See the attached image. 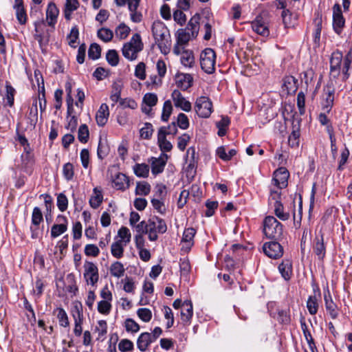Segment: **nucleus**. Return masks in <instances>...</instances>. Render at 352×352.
Instances as JSON below:
<instances>
[{
	"label": "nucleus",
	"mask_w": 352,
	"mask_h": 352,
	"mask_svg": "<svg viewBox=\"0 0 352 352\" xmlns=\"http://www.w3.org/2000/svg\"><path fill=\"white\" fill-rule=\"evenodd\" d=\"M109 116V107L107 104L103 103L100 105L96 115V120L98 125L103 126L108 120Z\"/></svg>",
	"instance_id": "obj_25"
},
{
	"label": "nucleus",
	"mask_w": 352,
	"mask_h": 352,
	"mask_svg": "<svg viewBox=\"0 0 352 352\" xmlns=\"http://www.w3.org/2000/svg\"><path fill=\"white\" fill-rule=\"evenodd\" d=\"M85 254L87 256L96 257L100 254L98 247L94 244H87L85 247Z\"/></svg>",
	"instance_id": "obj_63"
},
{
	"label": "nucleus",
	"mask_w": 352,
	"mask_h": 352,
	"mask_svg": "<svg viewBox=\"0 0 352 352\" xmlns=\"http://www.w3.org/2000/svg\"><path fill=\"white\" fill-rule=\"evenodd\" d=\"M281 16L283 18V23L286 28H289L294 25L296 18L293 16L289 10H283Z\"/></svg>",
	"instance_id": "obj_47"
},
{
	"label": "nucleus",
	"mask_w": 352,
	"mask_h": 352,
	"mask_svg": "<svg viewBox=\"0 0 352 352\" xmlns=\"http://www.w3.org/2000/svg\"><path fill=\"white\" fill-rule=\"evenodd\" d=\"M59 14V10L56 4L50 2L46 10V21L50 26L54 27L57 22V18Z\"/></svg>",
	"instance_id": "obj_23"
},
{
	"label": "nucleus",
	"mask_w": 352,
	"mask_h": 352,
	"mask_svg": "<svg viewBox=\"0 0 352 352\" xmlns=\"http://www.w3.org/2000/svg\"><path fill=\"white\" fill-rule=\"evenodd\" d=\"M175 84L177 87L183 91L192 87L193 78L189 74L178 73L175 75Z\"/></svg>",
	"instance_id": "obj_19"
},
{
	"label": "nucleus",
	"mask_w": 352,
	"mask_h": 352,
	"mask_svg": "<svg viewBox=\"0 0 352 352\" xmlns=\"http://www.w3.org/2000/svg\"><path fill=\"white\" fill-rule=\"evenodd\" d=\"M72 315L74 322V333L76 337H80L82 333V324L84 321L81 303L78 302L74 305L72 309Z\"/></svg>",
	"instance_id": "obj_9"
},
{
	"label": "nucleus",
	"mask_w": 352,
	"mask_h": 352,
	"mask_svg": "<svg viewBox=\"0 0 352 352\" xmlns=\"http://www.w3.org/2000/svg\"><path fill=\"white\" fill-rule=\"evenodd\" d=\"M152 32L156 42H168L169 31L162 22L155 21L152 25Z\"/></svg>",
	"instance_id": "obj_13"
},
{
	"label": "nucleus",
	"mask_w": 352,
	"mask_h": 352,
	"mask_svg": "<svg viewBox=\"0 0 352 352\" xmlns=\"http://www.w3.org/2000/svg\"><path fill=\"white\" fill-rule=\"evenodd\" d=\"M152 342H153V339L150 333H142L138 338L137 346L141 351H145Z\"/></svg>",
	"instance_id": "obj_30"
},
{
	"label": "nucleus",
	"mask_w": 352,
	"mask_h": 352,
	"mask_svg": "<svg viewBox=\"0 0 352 352\" xmlns=\"http://www.w3.org/2000/svg\"><path fill=\"white\" fill-rule=\"evenodd\" d=\"M289 171L285 167H280L273 174L272 184L277 188L283 189L287 186Z\"/></svg>",
	"instance_id": "obj_11"
},
{
	"label": "nucleus",
	"mask_w": 352,
	"mask_h": 352,
	"mask_svg": "<svg viewBox=\"0 0 352 352\" xmlns=\"http://www.w3.org/2000/svg\"><path fill=\"white\" fill-rule=\"evenodd\" d=\"M83 277L87 285L95 286L99 280L98 266L91 261H85Z\"/></svg>",
	"instance_id": "obj_7"
},
{
	"label": "nucleus",
	"mask_w": 352,
	"mask_h": 352,
	"mask_svg": "<svg viewBox=\"0 0 352 352\" xmlns=\"http://www.w3.org/2000/svg\"><path fill=\"white\" fill-rule=\"evenodd\" d=\"M273 206L274 208V214L276 216L282 221H286L289 218V213L284 212L283 205L280 201L274 202Z\"/></svg>",
	"instance_id": "obj_35"
},
{
	"label": "nucleus",
	"mask_w": 352,
	"mask_h": 352,
	"mask_svg": "<svg viewBox=\"0 0 352 352\" xmlns=\"http://www.w3.org/2000/svg\"><path fill=\"white\" fill-rule=\"evenodd\" d=\"M283 87L288 94H295L298 89V80L292 76H285L283 78Z\"/></svg>",
	"instance_id": "obj_29"
},
{
	"label": "nucleus",
	"mask_w": 352,
	"mask_h": 352,
	"mask_svg": "<svg viewBox=\"0 0 352 352\" xmlns=\"http://www.w3.org/2000/svg\"><path fill=\"white\" fill-rule=\"evenodd\" d=\"M195 234L196 230L193 228H188L184 230L182 242L186 244L187 248L190 249L193 245Z\"/></svg>",
	"instance_id": "obj_32"
},
{
	"label": "nucleus",
	"mask_w": 352,
	"mask_h": 352,
	"mask_svg": "<svg viewBox=\"0 0 352 352\" xmlns=\"http://www.w3.org/2000/svg\"><path fill=\"white\" fill-rule=\"evenodd\" d=\"M157 100V96L154 93H147L143 97V102L149 107L155 106Z\"/></svg>",
	"instance_id": "obj_55"
},
{
	"label": "nucleus",
	"mask_w": 352,
	"mask_h": 352,
	"mask_svg": "<svg viewBox=\"0 0 352 352\" xmlns=\"http://www.w3.org/2000/svg\"><path fill=\"white\" fill-rule=\"evenodd\" d=\"M98 36L103 42H109L113 38V34L111 30L101 28L98 32Z\"/></svg>",
	"instance_id": "obj_64"
},
{
	"label": "nucleus",
	"mask_w": 352,
	"mask_h": 352,
	"mask_svg": "<svg viewBox=\"0 0 352 352\" xmlns=\"http://www.w3.org/2000/svg\"><path fill=\"white\" fill-rule=\"evenodd\" d=\"M195 110L199 117L207 118L212 112V103L208 97H199L195 102Z\"/></svg>",
	"instance_id": "obj_8"
},
{
	"label": "nucleus",
	"mask_w": 352,
	"mask_h": 352,
	"mask_svg": "<svg viewBox=\"0 0 352 352\" xmlns=\"http://www.w3.org/2000/svg\"><path fill=\"white\" fill-rule=\"evenodd\" d=\"M230 124V120L228 117H223L221 120L217 122V127L218 129V135L223 137L226 134L227 128Z\"/></svg>",
	"instance_id": "obj_44"
},
{
	"label": "nucleus",
	"mask_w": 352,
	"mask_h": 352,
	"mask_svg": "<svg viewBox=\"0 0 352 352\" xmlns=\"http://www.w3.org/2000/svg\"><path fill=\"white\" fill-rule=\"evenodd\" d=\"M138 316L144 322H148L151 320V311L147 308H140L137 311Z\"/></svg>",
	"instance_id": "obj_60"
},
{
	"label": "nucleus",
	"mask_w": 352,
	"mask_h": 352,
	"mask_svg": "<svg viewBox=\"0 0 352 352\" xmlns=\"http://www.w3.org/2000/svg\"><path fill=\"white\" fill-rule=\"evenodd\" d=\"M171 98L175 107L186 112L191 111V103L183 96L179 90L175 89L171 94Z\"/></svg>",
	"instance_id": "obj_14"
},
{
	"label": "nucleus",
	"mask_w": 352,
	"mask_h": 352,
	"mask_svg": "<svg viewBox=\"0 0 352 352\" xmlns=\"http://www.w3.org/2000/svg\"><path fill=\"white\" fill-rule=\"evenodd\" d=\"M113 186L117 190H125L129 187V180L126 175L118 173L112 180Z\"/></svg>",
	"instance_id": "obj_24"
},
{
	"label": "nucleus",
	"mask_w": 352,
	"mask_h": 352,
	"mask_svg": "<svg viewBox=\"0 0 352 352\" xmlns=\"http://www.w3.org/2000/svg\"><path fill=\"white\" fill-rule=\"evenodd\" d=\"M173 52L181 55V63L186 67L191 68L195 64V57L192 51L186 50L184 45H175Z\"/></svg>",
	"instance_id": "obj_12"
},
{
	"label": "nucleus",
	"mask_w": 352,
	"mask_h": 352,
	"mask_svg": "<svg viewBox=\"0 0 352 352\" xmlns=\"http://www.w3.org/2000/svg\"><path fill=\"white\" fill-rule=\"evenodd\" d=\"M63 175L67 181H71L74 175V166L72 163H66L63 167Z\"/></svg>",
	"instance_id": "obj_51"
},
{
	"label": "nucleus",
	"mask_w": 352,
	"mask_h": 352,
	"mask_svg": "<svg viewBox=\"0 0 352 352\" xmlns=\"http://www.w3.org/2000/svg\"><path fill=\"white\" fill-rule=\"evenodd\" d=\"M324 299L325 308L328 314L330 315L332 319H336L338 316V307L332 300L330 294L329 293L328 294H324Z\"/></svg>",
	"instance_id": "obj_27"
},
{
	"label": "nucleus",
	"mask_w": 352,
	"mask_h": 352,
	"mask_svg": "<svg viewBox=\"0 0 352 352\" xmlns=\"http://www.w3.org/2000/svg\"><path fill=\"white\" fill-rule=\"evenodd\" d=\"M167 230L165 221L157 216H153L147 221V234L151 241L157 239V233L164 234Z\"/></svg>",
	"instance_id": "obj_4"
},
{
	"label": "nucleus",
	"mask_w": 352,
	"mask_h": 352,
	"mask_svg": "<svg viewBox=\"0 0 352 352\" xmlns=\"http://www.w3.org/2000/svg\"><path fill=\"white\" fill-rule=\"evenodd\" d=\"M163 199L153 198L151 201L153 208L160 214H164L166 211V207Z\"/></svg>",
	"instance_id": "obj_49"
},
{
	"label": "nucleus",
	"mask_w": 352,
	"mask_h": 352,
	"mask_svg": "<svg viewBox=\"0 0 352 352\" xmlns=\"http://www.w3.org/2000/svg\"><path fill=\"white\" fill-rule=\"evenodd\" d=\"M281 276L285 280L291 279L293 274L292 262L289 259H283L278 267Z\"/></svg>",
	"instance_id": "obj_22"
},
{
	"label": "nucleus",
	"mask_w": 352,
	"mask_h": 352,
	"mask_svg": "<svg viewBox=\"0 0 352 352\" xmlns=\"http://www.w3.org/2000/svg\"><path fill=\"white\" fill-rule=\"evenodd\" d=\"M14 8L16 10V19L20 24H25L27 20V14L25 11L23 4L14 5Z\"/></svg>",
	"instance_id": "obj_46"
},
{
	"label": "nucleus",
	"mask_w": 352,
	"mask_h": 352,
	"mask_svg": "<svg viewBox=\"0 0 352 352\" xmlns=\"http://www.w3.org/2000/svg\"><path fill=\"white\" fill-rule=\"evenodd\" d=\"M79 6L78 0H66L64 9L65 17L67 20L71 19L72 13L76 10Z\"/></svg>",
	"instance_id": "obj_34"
},
{
	"label": "nucleus",
	"mask_w": 352,
	"mask_h": 352,
	"mask_svg": "<svg viewBox=\"0 0 352 352\" xmlns=\"http://www.w3.org/2000/svg\"><path fill=\"white\" fill-rule=\"evenodd\" d=\"M166 195V186L163 184H157L155 187L153 198L165 199Z\"/></svg>",
	"instance_id": "obj_54"
},
{
	"label": "nucleus",
	"mask_w": 352,
	"mask_h": 352,
	"mask_svg": "<svg viewBox=\"0 0 352 352\" xmlns=\"http://www.w3.org/2000/svg\"><path fill=\"white\" fill-rule=\"evenodd\" d=\"M54 313H57V318L60 326L63 327H68L69 322L66 311L61 307L56 308Z\"/></svg>",
	"instance_id": "obj_37"
},
{
	"label": "nucleus",
	"mask_w": 352,
	"mask_h": 352,
	"mask_svg": "<svg viewBox=\"0 0 352 352\" xmlns=\"http://www.w3.org/2000/svg\"><path fill=\"white\" fill-rule=\"evenodd\" d=\"M5 88L6 93L4 100H6V105L12 107L14 105V96L16 94V90L8 81L6 82Z\"/></svg>",
	"instance_id": "obj_33"
},
{
	"label": "nucleus",
	"mask_w": 352,
	"mask_h": 352,
	"mask_svg": "<svg viewBox=\"0 0 352 352\" xmlns=\"http://www.w3.org/2000/svg\"><path fill=\"white\" fill-rule=\"evenodd\" d=\"M89 138V131L87 124H81L78 131V139L81 143H87Z\"/></svg>",
	"instance_id": "obj_45"
},
{
	"label": "nucleus",
	"mask_w": 352,
	"mask_h": 352,
	"mask_svg": "<svg viewBox=\"0 0 352 352\" xmlns=\"http://www.w3.org/2000/svg\"><path fill=\"white\" fill-rule=\"evenodd\" d=\"M68 199L63 193H60L57 197V207L61 211L64 212L67 209Z\"/></svg>",
	"instance_id": "obj_62"
},
{
	"label": "nucleus",
	"mask_w": 352,
	"mask_h": 352,
	"mask_svg": "<svg viewBox=\"0 0 352 352\" xmlns=\"http://www.w3.org/2000/svg\"><path fill=\"white\" fill-rule=\"evenodd\" d=\"M326 111L321 112L318 116V120L322 126H326V131L328 134L334 133V129L331 120L328 118Z\"/></svg>",
	"instance_id": "obj_36"
},
{
	"label": "nucleus",
	"mask_w": 352,
	"mask_h": 352,
	"mask_svg": "<svg viewBox=\"0 0 352 352\" xmlns=\"http://www.w3.org/2000/svg\"><path fill=\"white\" fill-rule=\"evenodd\" d=\"M130 32V28L124 23L120 24L116 29V36L123 39L127 37Z\"/></svg>",
	"instance_id": "obj_58"
},
{
	"label": "nucleus",
	"mask_w": 352,
	"mask_h": 352,
	"mask_svg": "<svg viewBox=\"0 0 352 352\" xmlns=\"http://www.w3.org/2000/svg\"><path fill=\"white\" fill-rule=\"evenodd\" d=\"M153 132V125L149 122H146L144 126L140 131V137L142 139L148 140L151 138Z\"/></svg>",
	"instance_id": "obj_50"
},
{
	"label": "nucleus",
	"mask_w": 352,
	"mask_h": 352,
	"mask_svg": "<svg viewBox=\"0 0 352 352\" xmlns=\"http://www.w3.org/2000/svg\"><path fill=\"white\" fill-rule=\"evenodd\" d=\"M118 236L121 239L120 241L124 243V245L127 244L131 241V234L128 228L122 226L118 230Z\"/></svg>",
	"instance_id": "obj_57"
},
{
	"label": "nucleus",
	"mask_w": 352,
	"mask_h": 352,
	"mask_svg": "<svg viewBox=\"0 0 352 352\" xmlns=\"http://www.w3.org/2000/svg\"><path fill=\"white\" fill-rule=\"evenodd\" d=\"M199 15H194L188 21L186 28L177 31V44H186L191 39L196 38L199 29Z\"/></svg>",
	"instance_id": "obj_2"
},
{
	"label": "nucleus",
	"mask_w": 352,
	"mask_h": 352,
	"mask_svg": "<svg viewBox=\"0 0 352 352\" xmlns=\"http://www.w3.org/2000/svg\"><path fill=\"white\" fill-rule=\"evenodd\" d=\"M263 250L267 256L273 259L280 258L283 255V248L276 240L265 243Z\"/></svg>",
	"instance_id": "obj_10"
},
{
	"label": "nucleus",
	"mask_w": 352,
	"mask_h": 352,
	"mask_svg": "<svg viewBox=\"0 0 352 352\" xmlns=\"http://www.w3.org/2000/svg\"><path fill=\"white\" fill-rule=\"evenodd\" d=\"M168 160V155L162 153L159 157L151 158V172L153 175H158L164 171Z\"/></svg>",
	"instance_id": "obj_18"
},
{
	"label": "nucleus",
	"mask_w": 352,
	"mask_h": 352,
	"mask_svg": "<svg viewBox=\"0 0 352 352\" xmlns=\"http://www.w3.org/2000/svg\"><path fill=\"white\" fill-rule=\"evenodd\" d=\"M143 45H123L122 54L123 56L130 60H133L136 59L138 53L142 50Z\"/></svg>",
	"instance_id": "obj_26"
},
{
	"label": "nucleus",
	"mask_w": 352,
	"mask_h": 352,
	"mask_svg": "<svg viewBox=\"0 0 352 352\" xmlns=\"http://www.w3.org/2000/svg\"><path fill=\"white\" fill-rule=\"evenodd\" d=\"M252 28L255 32L261 36H267L270 34L267 24L263 21L261 18L257 17L252 23Z\"/></svg>",
	"instance_id": "obj_28"
},
{
	"label": "nucleus",
	"mask_w": 352,
	"mask_h": 352,
	"mask_svg": "<svg viewBox=\"0 0 352 352\" xmlns=\"http://www.w3.org/2000/svg\"><path fill=\"white\" fill-rule=\"evenodd\" d=\"M300 131L298 129L293 130L288 138V144L292 148H296L299 145Z\"/></svg>",
	"instance_id": "obj_52"
},
{
	"label": "nucleus",
	"mask_w": 352,
	"mask_h": 352,
	"mask_svg": "<svg viewBox=\"0 0 352 352\" xmlns=\"http://www.w3.org/2000/svg\"><path fill=\"white\" fill-rule=\"evenodd\" d=\"M125 270L124 265L119 261H116L111 265L110 273L116 278H120L124 276Z\"/></svg>",
	"instance_id": "obj_38"
},
{
	"label": "nucleus",
	"mask_w": 352,
	"mask_h": 352,
	"mask_svg": "<svg viewBox=\"0 0 352 352\" xmlns=\"http://www.w3.org/2000/svg\"><path fill=\"white\" fill-rule=\"evenodd\" d=\"M344 23L341 7L336 3L333 7V27L336 33L340 34L342 32Z\"/></svg>",
	"instance_id": "obj_15"
},
{
	"label": "nucleus",
	"mask_w": 352,
	"mask_h": 352,
	"mask_svg": "<svg viewBox=\"0 0 352 352\" xmlns=\"http://www.w3.org/2000/svg\"><path fill=\"white\" fill-rule=\"evenodd\" d=\"M107 62L111 66H116L119 62V56L116 50H109L106 55Z\"/></svg>",
	"instance_id": "obj_61"
},
{
	"label": "nucleus",
	"mask_w": 352,
	"mask_h": 352,
	"mask_svg": "<svg viewBox=\"0 0 352 352\" xmlns=\"http://www.w3.org/2000/svg\"><path fill=\"white\" fill-rule=\"evenodd\" d=\"M151 192V185L146 182H140L137 183L135 188V195H148Z\"/></svg>",
	"instance_id": "obj_42"
},
{
	"label": "nucleus",
	"mask_w": 352,
	"mask_h": 352,
	"mask_svg": "<svg viewBox=\"0 0 352 352\" xmlns=\"http://www.w3.org/2000/svg\"><path fill=\"white\" fill-rule=\"evenodd\" d=\"M326 98L322 102V109L323 111L329 113L333 106L334 89L328 88L325 92Z\"/></svg>",
	"instance_id": "obj_31"
},
{
	"label": "nucleus",
	"mask_w": 352,
	"mask_h": 352,
	"mask_svg": "<svg viewBox=\"0 0 352 352\" xmlns=\"http://www.w3.org/2000/svg\"><path fill=\"white\" fill-rule=\"evenodd\" d=\"M111 252L116 258H120L123 256L124 247L122 241H118L112 243Z\"/></svg>",
	"instance_id": "obj_41"
},
{
	"label": "nucleus",
	"mask_w": 352,
	"mask_h": 352,
	"mask_svg": "<svg viewBox=\"0 0 352 352\" xmlns=\"http://www.w3.org/2000/svg\"><path fill=\"white\" fill-rule=\"evenodd\" d=\"M133 171L139 177H147L149 173V166L146 164H136L133 166Z\"/></svg>",
	"instance_id": "obj_39"
},
{
	"label": "nucleus",
	"mask_w": 352,
	"mask_h": 352,
	"mask_svg": "<svg viewBox=\"0 0 352 352\" xmlns=\"http://www.w3.org/2000/svg\"><path fill=\"white\" fill-rule=\"evenodd\" d=\"M94 195L91 196L89 199V204L91 208L96 209L100 206L103 200V196L101 191L98 190L96 188L94 189Z\"/></svg>",
	"instance_id": "obj_40"
},
{
	"label": "nucleus",
	"mask_w": 352,
	"mask_h": 352,
	"mask_svg": "<svg viewBox=\"0 0 352 352\" xmlns=\"http://www.w3.org/2000/svg\"><path fill=\"white\" fill-rule=\"evenodd\" d=\"M56 221L58 223L54 224L51 228L52 238L59 236L67 230L68 220L65 216L63 214L58 215Z\"/></svg>",
	"instance_id": "obj_16"
},
{
	"label": "nucleus",
	"mask_w": 352,
	"mask_h": 352,
	"mask_svg": "<svg viewBox=\"0 0 352 352\" xmlns=\"http://www.w3.org/2000/svg\"><path fill=\"white\" fill-rule=\"evenodd\" d=\"M313 252L318 258L322 261L326 255V247L322 233L316 235L313 241Z\"/></svg>",
	"instance_id": "obj_17"
},
{
	"label": "nucleus",
	"mask_w": 352,
	"mask_h": 352,
	"mask_svg": "<svg viewBox=\"0 0 352 352\" xmlns=\"http://www.w3.org/2000/svg\"><path fill=\"white\" fill-rule=\"evenodd\" d=\"M216 54L211 48H206L200 55L201 69L207 74H212L215 70Z\"/></svg>",
	"instance_id": "obj_5"
},
{
	"label": "nucleus",
	"mask_w": 352,
	"mask_h": 352,
	"mask_svg": "<svg viewBox=\"0 0 352 352\" xmlns=\"http://www.w3.org/2000/svg\"><path fill=\"white\" fill-rule=\"evenodd\" d=\"M263 233L268 239L280 240L283 236V225L275 217L267 216L263 221Z\"/></svg>",
	"instance_id": "obj_3"
},
{
	"label": "nucleus",
	"mask_w": 352,
	"mask_h": 352,
	"mask_svg": "<svg viewBox=\"0 0 352 352\" xmlns=\"http://www.w3.org/2000/svg\"><path fill=\"white\" fill-rule=\"evenodd\" d=\"M352 63L351 49L349 50L343 59L342 53L336 51L332 53L330 59V74L334 78H338L341 72L343 75V80H346L349 77V69Z\"/></svg>",
	"instance_id": "obj_1"
},
{
	"label": "nucleus",
	"mask_w": 352,
	"mask_h": 352,
	"mask_svg": "<svg viewBox=\"0 0 352 352\" xmlns=\"http://www.w3.org/2000/svg\"><path fill=\"white\" fill-rule=\"evenodd\" d=\"M43 221L41 210L38 207L33 208L31 219L30 232L32 239H38L42 236L43 230L40 224Z\"/></svg>",
	"instance_id": "obj_6"
},
{
	"label": "nucleus",
	"mask_w": 352,
	"mask_h": 352,
	"mask_svg": "<svg viewBox=\"0 0 352 352\" xmlns=\"http://www.w3.org/2000/svg\"><path fill=\"white\" fill-rule=\"evenodd\" d=\"M124 327L128 332L137 333L140 330V325L131 318L125 320Z\"/></svg>",
	"instance_id": "obj_59"
},
{
	"label": "nucleus",
	"mask_w": 352,
	"mask_h": 352,
	"mask_svg": "<svg viewBox=\"0 0 352 352\" xmlns=\"http://www.w3.org/2000/svg\"><path fill=\"white\" fill-rule=\"evenodd\" d=\"M133 347V343L128 339H122L118 344V349L122 352H131Z\"/></svg>",
	"instance_id": "obj_56"
},
{
	"label": "nucleus",
	"mask_w": 352,
	"mask_h": 352,
	"mask_svg": "<svg viewBox=\"0 0 352 352\" xmlns=\"http://www.w3.org/2000/svg\"><path fill=\"white\" fill-rule=\"evenodd\" d=\"M307 307L311 315H315L318 309V300L316 296H310L307 301Z\"/></svg>",
	"instance_id": "obj_48"
},
{
	"label": "nucleus",
	"mask_w": 352,
	"mask_h": 352,
	"mask_svg": "<svg viewBox=\"0 0 352 352\" xmlns=\"http://www.w3.org/2000/svg\"><path fill=\"white\" fill-rule=\"evenodd\" d=\"M193 316L192 303L190 300L183 302V306L181 309V319L184 325L190 324L191 318Z\"/></svg>",
	"instance_id": "obj_20"
},
{
	"label": "nucleus",
	"mask_w": 352,
	"mask_h": 352,
	"mask_svg": "<svg viewBox=\"0 0 352 352\" xmlns=\"http://www.w3.org/2000/svg\"><path fill=\"white\" fill-rule=\"evenodd\" d=\"M173 105L170 100H167L164 102L161 119L164 122H167L173 112Z\"/></svg>",
	"instance_id": "obj_43"
},
{
	"label": "nucleus",
	"mask_w": 352,
	"mask_h": 352,
	"mask_svg": "<svg viewBox=\"0 0 352 352\" xmlns=\"http://www.w3.org/2000/svg\"><path fill=\"white\" fill-rule=\"evenodd\" d=\"M314 23L316 28L314 34V43L316 44L320 42L322 30V18L318 16L314 20Z\"/></svg>",
	"instance_id": "obj_53"
},
{
	"label": "nucleus",
	"mask_w": 352,
	"mask_h": 352,
	"mask_svg": "<svg viewBox=\"0 0 352 352\" xmlns=\"http://www.w3.org/2000/svg\"><path fill=\"white\" fill-rule=\"evenodd\" d=\"M166 127L162 126L159 129L157 133V143L162 153L169 152L173 148L172 144L166 140Z\"/></svg>",
	"instance_id": "obj_21"
}]
</instances>
